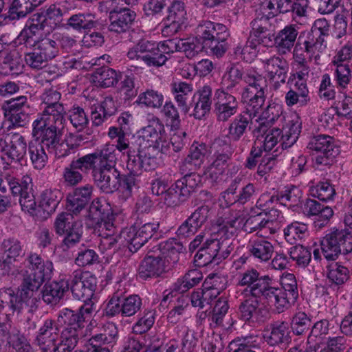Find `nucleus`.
Masks as SVG:
<instances>
[{"instance_id":"de8ad7c7","label":"nucleus","mask_w":352,"mask_h":352,"mask_svg":"<svg viewBox=\"0 0 352 352\" xmlns=\"http://www.w3.org/2000/svg\"><path fill=\"white\" fill-rule=\"evenodd\" d=\"M113 213L111 205L104 199H94L89 209V216L97 222L104 218L111 217Z\"/></svg>"},{"instance_id":"6e6d98bb","label":"nucleus","mask_w":352,"mask_h":352,"mask_svg":"<svg viewBox=\"0 0 352 352\" xmlns=\"http://www.w3.org/2000/svg\"><path fill=\"white\" fill-rule=\"evenodd\" d=\"M256 298L252 296L251 298L241 302L239 307V316L242 320L249 322L259 312V302Z\"/></svg>"},{"instance_id":"13d9d810","label":"nucleus","mask_w":352,"mask_h":352,"mask_svg":"<svg viewBox=\"0 0 352 352\" xmlns=\"http://www.w3.org/2000/svg\"><path fill=\"white\" fill-rule=\"evenodd\" d=\"M1 246L6 254V257L13 261H17L18 257L25 254L21 241L14 236L5 239Z\"/></svg>"},{"instance_id":"20e7f679","label":"nucleus","mask_w":352,"mask_h":352,"mask_svg":"<svg viewBox=\"0 0 352 352\" xmlns=\"http://www.w3.org/2000/svg\"><path fill=\"white\" fill-rule=\"evenodd\" d=\"M296 63V72L291 74L288 83L293 85L285 95V102L288 107L296 105L304 107L311 101L307 81L310 72L305 56L293 54Z\"/></svg>"},{"instance_id":"5701e85b","label":"nucleus","mask_w":352,"mask_h":352,"mask_svg":"<svg viewBox=\"0 0 352 352\" xmlns=\"http://www.w3.org/2000/svg\"><path fill=\"white\" fill-rule=\"evenodd\" d=\"M186 11L182 0H173L168 8V14L164 21L162 32L174 34L182 30L186 21Z\"/></svg>"},{"instance_id":"e433bc0d","label":"nucleus","mask_w":352,"mask_h":352,"mask_svg":"<svg viewBox=\"0 0 352 352\" xmlns=\"http://www.w3.org/2000/svg\"><path fill=\"white\" fill-rule=\"evenodd\" d=\"M69 281L65 279L52 281L45 285L42 291V298L47 305H56L69 292Z\"/></svg>"},{"instance_id":"37998d69","label":"nucleus","mask_w":352,"mask_h":352,"mask_svg":"<svg viewBox=\"0 0 352 352\" xmlns=\"http://www.w3.org/2000/svg\"><path fill=\"white\" fill-rule=\"evenodd\" d=\"M27 149L33 167L38 170L43 168L48 161L45 146L41 145L38 140H32L27 146Z\"/></svg>"},{"instance_id":"423d86ee","label":"nucleus","mask_w":352,"mask_h":352,"mask_svg":"<svg viewBox=\"0 0 352 352\" xmlns=\"http://www.w3.org/2000/svg\"><path fill=\"white\" fill-rule=\"evenodd\" d=\"M135 139L133 144L146 151L153 148L161 153L167 154L170 150V141L164 126L157 118L142 128L135 135Z\"/></svg>"},{"instance_id":"4468645a","label":"nucleus","mask_w":352,"mask_h":352,"mask_svg":"<svg viewBox=\"0 0 352 352\" xmlns=\"http://www.w3.org/2000/svg\"><path fill=\"white\" fill-rule=\"evenodd\" d=\"M6 120L10 122L8 128L26 126L30 122V106L26 96H19L5 101L1 107Z\"/></svg>"},{"instance_id":"680f3d73","label":"nucleus","mask_w":352,"mask_h":352,"mask_svg":"<svg viewBox=\"0 0 352 352\" xmlns=\"http://www.w3.org/2000/svg\"><path fill=\"white\" fill-rule=\"evenodd\" d=\"M124 241L128 243V248L131 252H138L148 241L140 234L137 226H132L124 236Z\"/></svg>"},{"instance_id":"a19ab883","label":"nucleus","mask_w":352,"mask_h":352,"mask_svg":"<svg viewBox=\"0 0 352 352\" xmlns=\"http://www.w3.org/2000/svg\"><path fill=\"white\" fill-rule=\"evenodd\" d=\"M265 338L267 344L271 346L288 342L289 331L287 322L283 321L274 322L270 326L269 333L266 332Z\"/></svg>"},{"instance_id":"f3484780","label":"nucleus","mask_w":352,"mask_h":352,"mask_svg":"<svg viewBox=\"0 0 352 352\" xmlns=\"http://www.w3.org/2000/svg\"><path fill=\"white\" fill-rule=\"evenodd\" d=\"M307 148L318 153L315 162L318 165H331L335 157L339 154L340 149L333 137L327 135H318L312 137Z\"/></svg>"},{"instance_id":"f704fd0d","label":"nucleus","mask_w":352,"mask_h":352,"mask_svg":"<svg viewBox=\"0 0 352 352\" xmlns=\"http://www.w3.org/2000/svg\"><path fill=\"white\" fill-rule=\"evenodd\" d=\"M248 250L254 259L260 262H267L273 255L274 247L263 236L251 239L248 244Z\"/></svg>"},{"instance_id":"c756f323","label":"nucleus","mask_w":352,"mask_h":352,"mask_svg":"<svg viewBox=\"0 0 352 352\" xmlns=\"http://www.w3.org/2000/svg\"><path fill=\"white\" fill-rule=\"evenodd\" d=\"M59 126L47 125L46 123L35 120L32 123V135L34 140H38L41 145L45 146L47 151L54 148L56 142L60 139L57 134Z\"/></svg>"},{"instance_id":"5fc2aeb1","label":"nucleus","mask_w":352,"mask_h":352,"mask_svg":"<svg viewBox=\"0 0 352 352\" xmlns=\"http://www.w3.org/2000/svg\"><path fill=\"white\" fill-rule=\"evenodd\" d=\"M229 309V305L227 300L223 298H219L217 300L214 301V307L212 306L210 310H209L208 320H210L215 324L217 326H222L226 327L223 324V318L226 316Z\"/></svg>"},{"instance_id":"4d7b16f0","label":"nucleus","mask_w":352,"mask_h":352,"mask_svg":"<svg viewBox=\"0 0 352 352\" xmlns=\"http://www.w3.org/2000/svg\"><path fill=\"white\" fill-rule=\"evenodd\" d=\"M213 145L214 146H223L221 150H219L217 151L216 158L212 164L223 172L226 166L227 162L230 158V156L233 153V148L230 144L221 139H216Z\"/></svg>"},{"instance_id":"09e8293b","label":"nucleus","mask_w":352,"mask_h":352,"mask_svg":"<svg viewBox=\"0 0 352 352\" xmlns=\"http://www.w3.org/2000/svg\"><path fill=\"white\" fill-rule=\"evenodd\" d=\"M259 43V39H254L250 36L245 45L239 44L235 47L234 54L246 62H252L257 56Z\"/></svg>"},{"instance_id":"f8f14e48","label":"nucleus","mask_w":352,"mask_h":352,"mask_svg":"<svg viewBox=\"0 0 352 352\" xmlns=\"http://www.w3.org/2000/svg\"><path fill=\"white\" fill-rule=\"evenodd\" d=\"M258 288L257 298L278 314L287 310L296 302L283 288L276 287L272 278L266 284L260 285Z\"/></svg>"},{"instance_id":"69168bd1","label":"nucleus","mask_w":352,"mask_h":352,"mask_svg":"<svg viewBox=\"0 0 352 352\" xmlns=\"http://www.w3.org/2000/svg\"><path fill=\"white\" fill-rule=\"evenodd\" d=\"M156 43L145 39L140 40L136 45L129 50L127 57L131 60H142V56L149 54L153 49H155Z\"/></svg>"},{"instance_id":"7c9ffc66","label":"nucleus","mask_w":352,"mask_h":352,"mask_svg":"<svg viewBox=\"0 0 352 352\" xmlns=\"http://www.w3.org/2000/svg\"><path fill=\"white\" fill-rule=\"evenodd\" d=\"M91 120L94 126H98L107 122L117 112L116 102L112 96H107L102 101L92 104Z\"/></svg>"},{"instance_id":"9b49d317","label":"nucleus","mask_w":352,"mask_h":352,"mask_svg":"<svg viewBox=\"0 0 352 352\" xmlns=\"http://www.w3.org/2000/svg\"><path fill=\"white\" fill-rule=\"evenodd\" d=\"M55 232L58 235H65L62 248L64 251L74 247L82 238V228L75 221L73 214L68 212L58 214L54 223Z\"/></svg>"},{"instance_id":"8fccbe9b","label":"nucleus","mask_w":352,"mask_h":352,"mask_svg":"<svg viewBox=\"0 0 352 352\" xmlns=\"http://www.w3.org/2000/svg\"><path fill=\"white\" fill-rule=\"evenodd\" d=\"M307 235V226L298 221L292 222L284 229L285 239L291 244H294L298 241L304 239Z\"/></svg>"},{"instance_id":"774afa93","label":"nucleus","mask_w":352,"mask_h":352,"mask_svg":"<svg viewBox=\"0 0 352 352\" xmlns=\"http://www.w3.org/2000/svg\"><path fill=\"white\" fill-rule=\"evenodd\" d=\"M256 344V337L253 336L237 337L229 343L228 349V352H245L254 347Z\"/></svg>"},{"instance_id":"39448f33","label":"nucleus","mask_w":352,"mask_h":352,"mask_svg":"<svg viewBox=\"0 0 352 352\" xmlns=\"http://www.w3.org/2000/svg\"><path fill=\"white\" fill-rule=\"evenodd\" d=\"M226 27L221 23L204 21L199 23V44L201 52L207 54L222 56L226 52Z\"/></svg>"},{"instance_id":"c9c22d12","label":"nucleus","mask_w":352,"mask_h":352,"mask_svg":"<svg viewBox=\"0 0 352 352\" xmlns=\"http://www.w3.org/2000/svg\"><path fill=\"white\" fill-rule=\"evenodd\" d=\"M197 285H198V270L197 269L190 270L173 283L170 292L166 290L164 292L162 299L168 302L174 296L175 293H185Z\"/></svg>"},{"instance_id":"6e6552de","label":"nucleus","mask_w":352,"mask_h":352,"mask_svg":"<svg viewBox=\"0 0 352 352\" xmlns=\"http://www.w3.org/2000/svg\"><path fill=\"white\" fill-rule=\"evenodd\" d=\"M0 159L3 170L13 164H21L26 153L27 143L19 133H7L0 136Z\"/></svg>"},{"instance_id":"603ef678","label":"nucleus","mask_w":352,"mask_h":352,"mask_svg":"<svg viewBox=\"0 0 352 352\" xmlns=\"http://www.w3.org/2000/svg\"><path fill=\"white\" fill-rule=\"evenodd\" d=\"M301 132V122L298 118L289 120L283 132V148L291 147L298 140Z\"/></svg>"},{"instance_id":"aec40b11","label":"nucleus","mask_w":352,"mask_h":352,"mask_svg":"<svg viewBox=\"0 0 352 352\" xmlns=\"http://www.w3.org/2000/svg\"><path fill=\"white\" fill-rule=\"evenodd\" d=\"M248 84L242 93V99L247 104L263 107L265 101V81L262 76L255 72H247L243 76Z\"/></svg>"},{"instance_id":"2eb2a0df","label":"nucleus","mask_w":352,"mask_h":352,"mask_svg":"<svg viewBox=\"0 0 352 352\" xmlns=\"http://www.w3.org/2000/svg\"><path fill=\"white\" fill-rule=\"evenodd\" d=\"M11 193L19 197V204L23 211L33 214L36 208V202L33 193L32 179L28 175L17 179L9 176L6 177Z\"/></svg>"},{"instance_id":"864d4df0","label":"nucleus","mask_w":352,"mask_h":352,"mask_svg":"<svg viewBox=\"0 0 352 352\" xmlns=\"http://www.w3.org/2000/svg\"><path fill=\"white\" fill-rule=\"evenodd\" d=\"M349 278V270L346 267L339 263H336L329 267L327 272V279L331 285H342Z\"/></svg>"},{"instance_id":"e2e57ef3","label":"nucleus","mask_w":352,"mask_h":352,"mask_svg":"<svg viewBox=\"0 0 352 352\" xmlns=\"http://www.w3.org/2000/svg\"><path fill=\"white\" fill-rule=\"evenodd\" d=\"M98 262L99 256L96 251L82 244L79 248L75 263L80 267H85Z\"/></svg>"},{"instance_id":"9d476101","label":"nucleus","mask_w":352,"mask_h":352,"mask_svg":"<svg viewBox=\"0 0 352 352\" xmlns=\"http://www.w3.org/2000/svg\"><path fill=\"white\" fill-rule=\"evenodd\" d=\"M261 109V107L247 104L245 110L239 114L230 123L228 128L229 138L234 141H238L248 129L252 130L254 134L262 132V129L265 127L264 124H258V119H255Z\"/></svg>"},{"instance_id":"dca6fc26","label":"nucleus","mask_w":352,"mask_h":352,"mask_svg":"<svg viewBox=\"0 0 352 352\" xmlns=\"http://www.w3.org/2000/svg\"><path fill=\"white\" fill-rule=\"evenodd\" d=\"M33 48L25 54V62L30 68L39 70L44 68L49 60L57 56L55 43L45 37L41 39Z\"/></svg>"},{"instance_id":"7ed1b4c3","label":"nucleus","mask_w":352,"mask_h":352,"mask_svg":"<svg viewBox=\"0 0 352 352\" xmlns=\"http://www.w3.org/2000/svg\"><path fill=\"white\" fill-rule=\"evenodd\" d=\"M184 250L183 244L171 238L162 241L150 249L138 267V276L146 280L161 276L170 269L169 265H175L179 254Z\"/></svg>"},{"instance_id":"ea45409f","label":"nucleus","mask_w":352,"mask_h":352,"mask_svg":"<svg viewBox=\"0 0 352 352\" xmlns=\"http://www.w3.org/2000/svg\"><path fill=\"white\" fill-rule=\"evenodd\" d=\"M269 280H270L269 276H260L259 272L256 270L252 268L241 274L239 285L247 286L252 296L257 297L258 295L257 290L259 289L258 287L260 285H262L263 283L266 284Z\"/></svg>"},{"instance_id":"c85d7f7f","label":"nucleus","mask_w":352,"mask_h":352,"mask_svg":"<svg viewBox=\"0 0 352 352\" xmlns=\"http://www.w3.org/2000/svg\"><path fill=\"white\" fill-rule=\"evenodd\" d=\"M94 186L87 184L76 188L67 197V207L70 212L77 215L89 204L93 197Z\"/></svg>"},{"instance_id":"0eeeda50","label":"nucleus","mask_w":352,"mask_h":352,"mask_svg":"<svg viewBox=\"0 0 352 352\" xmlns=\"http://www.w3.org/2000/svg\"><path fill=\"white\" fill-rule=\"evenodd\" d=\"M131 148V151L127 154L126 170L128 172L124 174L125 180L129 186L137 188L143 170H154L157 168L158 163L156 157L151 156L148 151L135 146V144H132Z\"/></svg>"},{"instance_id":"c03bdc74","label":"nucleus","mask_w":352,"mask_h":352,"mask_svg":"<svg viewBox=\"0 0 352 352\" xmlns=\"http://www.w3.org/2000/svg\"><path fill=\"white\" fill-rule=\"evenodd\" d=\"M63 195L58 189H47L41 195L38 207L47 214L54 212L62 200Z\"/></svg>"},{"instance_id":"bb28decb","label":"nucleus","mask_w":352,"mask_h":352,"mask_svg":"<svg viewBox=\"0 0 352 352\" xmlns=\"http://www.w3.org/2000/svg\"><path fill=\"white\" fill-rule=\"evenodd\" d=\"M214 112L218 120L227 121L236 113L239 103L234 96L218 89L214 94Z\"/></svg>"},{"instance_id":"6ab92c4d","label":"nucleus","mask_w":352,"mask_h":352,"mask_svg":"<svg viewBox=\"0 0 352 352\" xmlns=\"http://www.w3.org/2000/svg\"><path fill=\"white\" fill-rule=\"evenodd\" d=\"M56 322L59 327H63L60 334L79 340L83 336L85 317L77 311L69 308L59 311Z\"/></svg>"},{"instance_id":"4c0bfd02","label":"nucleus","mask_w":352,"mask_h":352,"mask_svg":"<svg viewBox=\"0 0 352 352\" xmlns=\"http://www.w3.org/2000/svg\"><path fill=\"white\" fill-rule=\"evenodd\" d=\"M67 25L74 30L87 32L91 29H98L100 23L91 12H80L72 15L67 21Z\"/></svg>"},{"instance_id":"473e14b6","label":"nucleus","mask_w":352,"mask_h":352,"mask_svg":"<svg viewBox=\"0 0 352 352\" xmlns=\"http://www.w3.org/2000/svg\"><path fill=\"white\" fill-rule=\"evenodd\" d=\"M302 211L307 217L318 216L315 221L316 226L321 228L326 225L333 215V210L331 207L322 205L318 201L307 199L302 205Z\"/></svg>"},{"instance_id":"a211bd4d","label":"nucleus","mask_w":352,"mask_h":352,"mask_svg":"<svg viewBox=\"0 0 352 352\" xmlns=\"http://www.w3.org/2000/svg\"><path fill=\"white\" fill-rule=\"evenodd\" d=\"M195 141L192 145L190 153L187 155L184 163V170L187 173L176 182V188H180L182 194L187 197L191 192H195L198 186V174L197 170L198 162V146Z\"/></svg>"},{"instance_id":"052dcab7","label":"nucleus","mask_w":352,"mask_h":352,"mask_svg":"<svg viewBox=\"0 0 352 352\" xmlns=\"http://www.w3.org/2000/svg\"><path fill=\"white\" fill-rule=\"evenodd\" d=\"M302 195V191L298 187L293 185L286 186L280 192V204L294 208L298 206Z\"/></svg>"},{"instance_id":"b1692460","label":"nucleus","mask_w":352,"mask_h":352,"mask_svg":"<svg viewBox=\"0 0 352 352\" xmlns=\"http://www.w3.org/2000/svg\"><path fill=\"white\" fill-rule=\"evenodd\" d=\"M262 63L267 78L275 82L276 89L278 87L280 82L283 84L285 82L289 71V63L285 58L278 55H274L263 59Z\"/></svg>"},{"instance_id":"bf43d9fd","label":"nucleus","mask_w":352,"mask_h":352,"mask_svg":"<svg viewBox=\"0 0 352 352\" xmlns=\"http://www.w3.org/2000/svg\"><path fill=\"white\" fill-rule=\"evenodd\" d=\"M32 10L29 0H13L8 11V19L12 21L23 18Z\"/></svg>"},{"instance_id":"58836bf2","label":"nucleus","mask_w":352,"mask_h":352,"mask_svg":"<svg viewBox=\"0 0 352 352\" xmlns=\"http://www.w3.org/2000/svg\"><path fill=\"white\" fill-rule=\"evenodd\" d=\"M93 80L100 87H113L122 79V73L108 66L96 68L91 74Z\"/></svg>"},{"instance_id":"a18cd8bd","label":"nucleus","mask_w":352,"mask_h":352,"mask_svg":"<svg viewBox=\"0 0 352 352\" xmlns=\"http://www.w3.org/2000/svg\"><path fill=\"white\" fill-rule=\"evenodd\" d=\"M118 330L114 323H107L103 327V332L93 336L89 340V344H95L96 343L104 345L107 346H113L118 340Z\"/></svg>"},{"instance_id":"f03ea898","label":"nucleus","mask_w":352,"mask_h":352,"mask_svg":"<svg viewBox=\"0 0 352 352\" xmlns=\"http://www.w3.org/2000/svg\"><path fill=\"white\" fill-rule=\"evenodd\" d=\"M94 155L97 157L91 168V176L95 185L104 193L113 194L120 191L128 198L132 195L133 187L126 184V176L116 168L117 155L115 148L104 145L96 149Z\"/></svg>"},{"instance_id":"0e129e2a","label":"nucleus","mask_w":352,"mask_h":352,"mask_svg":"<svg viewBox=\"0 0 352 352\" xmlns=\"http://www.w3.org/2000/svg\"><path fill=\"white\" fill-rule=\"evenodd\" d=\"M164 101V96L161 93L153 89H148L141 93L137 102L148 107L159 108Z\"/></svg>"},{"instance_id":"412c9836","label":"nucleus","mask_w":352,"mask_h":352,"mask_svg":"<svg viewBox=\"0 0 352 352\" xmlns=\"http://www.w3.org/2000/svg\"><path fill=\"white\" fill-rule=\"evenodd\" d=\"M327 47L325 38L311 31L300 32L293 50V54L310 58L316 53L322 52Z\"/></svg>"},{"instance_id":"72a5a7b5","label":"nucleus","mask_w":352,"mask_h":352,"mask_svg":"<svg viewBox=\"0 0 352 352\" xmlns=\"http://www.w3.org/2000/svg\"><path fill=\"white\" fill-rule=\"evenodd\" d=\"M59 327L54 320L47 319L38 329L35 342L39 346L42 352L57 341L59 336Z\"/></svg>"},{"instance_id":"338daca9","label":"nucleus","mask_w":352,"mask_h":352,"mask_svg":"<svg viewBox=\"0 0 352 352\" xmlns=\"http://www.w3.org/2000/svg\"><path fill=\"white\" fill-rule=\"evenodd\" d=\"M290 324L294 334L302 335L309 330L311 319L305 312L298 311L293 316Z\"/></svg>"},{"instance_id":"4be33fe9","label":"nucleus","mask_w":352,"mask_h":352,"mask_svg":"<svg viewBox=\"0 0 352 352\" xmlns=\"http://www.w3.org/2000/svg\"><path fill=\"white\" fill-rule=\"evenodd\" d=\"M96 156L94 153L87 154L77 160H74L65 167L63 178L69 186H76L82 180V175L79 172L89 173L94 164Z\"/></svg>"},{"instance_id":"cd10ccee","label":"nucleus","mask_w":352,"mask_h":352,"mask_svg":"<svg viewBox=\"0 0 352 352\" xmlns=\"http://www.w3.org/2000/svg\"><path fill=\"white\" fill-rule=\"evenodd\" d=\"M257 173L263 177L269 173L276 164V159L274 155L270 153H265L259 146L255 145L252 146L250 153L247 158L245 166L249 169L256 167L257 164Z\"/></svg>"},{"instance_id":"f257e3e1","label":"nucleus","mask_w":352,"mask_h":352,"mask_svg":"<svg viewBox=\"0 0 352 352\" xmlns=\"http://www.w3.org/2000/svg\"><path fill=\"white\" fill-rule=\"evenodd\" d=\"M26 268L21 284L16 289H0V352H8L10 346L20 352L28 351L29 346H23L24 338L16 335L12 338L8 336L10 318L27 311L34 313L40 303L38 289L52 277L53 263L44 260L37 253L30 252L24 261Z\"/></svg>"},{"instance_id":"2f4dec72","label":"nucleus","mask_w":352,"mask_h":352,"mask_svg":"<svg viewBox=\"0 0 352 352\" xmlns=\"http://www.w3.org/2000/svg\"><path fill=\"white\" fill-rule=\"evenodd\" d=\"M299 27L296 24L285 25L274 38L275 46L280 54H285L294 49L298 38Z\"/></svg>"},{"instance_id":"3c124183","label":"nucleus","mask_w":352,"mask_h":352,"mask_svg":"<svg viewBox=\"0 0 352 352\" xmlns=\"http://www.w3.org/2000/svg\"><path fill=\"white\" fill-rule=\"evenodd\" d=\"M170 89L178 105L187 112L186 98L192 91V85L186 82L175 81L170 84Z\"/></svg>"},{"instance_id":"1a4fd4ad","label":"nucleus","mask_w":352,"mask_h":352,"mask_svg":"<svg viewBox=\"0 0 352 352\" xmlns=\"http://www.w3.org/2000/svg\"><path fill=\"white\" fill-rule=\"evenodd\" d=\"M320 248L327 261H335L340 254H348L352 250V231L347 228L331 231L321 240Z\"/></svg>"},{"instance_id":"ddd939ff","label":"nucleus","mask_w":352,"mask_h":352,"mask_svg":"<svg viewBox=\"0 0 352 352\" xmlns=\"http://www.w3.org/2000/svg\"><path fill=\"white\" fill-rule=\"evenodd\" d=\"M136 16L134 10L124 6V0H111L109 6L108 29L118 34L126 32L132 28Z\"/></svg>"},{"instance_id":"79ce46f5","label":"nucleus","mask_w":352,"mask_h":352,"mask_svg":"<svg viewBox=\"0 0 352 352\" xmlns=\"http://www.w3.org/2000/svg\"><path fill=\"white\" fill-rule=\"evenodd\" d=\"M65 111L63 104L45 106L42 113L36 120L43 122L46 123L47 125L63 127L65 121Z\"/></svg>"},{"instance_id":"a878e982","label":"nucleus","mask_w":352,"mask_h":352,"mask_svg":"<svg viewBox=\"0 0 352 352\" xmlns=\"http://www.w3.org/2000/svg\"><path fill=\"white\" fill-rule=\"evenodd\" d=\"M70 285L73 296L76 299L87 302L94 295L96 278L93 276L85 278L80 272H74Z\"/></svg>"},{"instance_id":"393cba45","label":"nucleus","mask_w":352,"mask_h":352,"mask_svg":"<svg viewBox=\"0 0 352 352\" xmlns=\"http://www.w3.org/2000/svg\"><path fill=\"white\" fill-rule=\"evenodd\" d=\"M227 244L217 239H207L199 248V266H206L212 261H219L228 257L230 252Z\"/></svg>"},{"instance_id":"49530a36","label":"nucleus","mask_w":352,"mask_h":352,"mask_svg":"<svg viewBox=\"0 0 352 352\" xmlns=\"http://www.w3.org/2000/svg\"><path fill=\"white\" fill-rule=\"evenodd\" d=\"M283 113V107L277 103H270L262 111L261 115H258L255 119H258V124H264L265 127L262 132L266 131V129L277 120Z\"/></svg>"}]
</instances>
